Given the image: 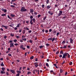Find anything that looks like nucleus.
I'll list each match as a JSON object with an SVG mask.
<instances>
[{"mask_svg": "<svg viewBox=\"0 0 76 76\" xmlns=\"http://www.w3.org/2000/svg\"><path fill=\"white\" fill-rule=\"evenodd\" d=\"M67 56V53H66L63 54L62 57V58H66V57Z\"/></svg>", "mask_w": 76, "mask_h": 76, "instance_id": "nucleus-2", "label": "nucleus"}, {"mask_svg": "<svg viewBox=\"0 0 76 76\" xmlns=\"http://www.w3.org/2000/svg\"><path fill=\"white\" fill-rule=\"evenodd\" d=\"M50 7H51V6L50 5H48L47 6V9H50Z\"/></svg>", "mask_w": 76, "mask_h": 76, "instance_id": "nucleus-10", "label": "nucleus"}, {"mask_svg": "<svg viewBox=\"0 0 76 76\" xmlns=\"http://www.w3.org/2000/svg\"><path fill=\"white\" fill-rule=\"evenodd\" d=\"M13 40H10L8 42V43H12Z\"/></svg>", "mask_w": 76, "mask_h": 76, "instance_id": "nucleus-21", "label": "nucleus"}, {"mask_svg": "<svg viewBox=\"0 0 76 76\" xmlns=\"http://www.w3.org/2000/svg\"><path fill=\"white\" fill-rule=\"evenodd\" d=\"M17 53H19V49L17 48Z\"/></svg>", "mask_w": 76, "mask_h": 76, "instance_id": "nucleus-26", "label": "nucleus"}, {"mask_svg": "<svg viewBox=\"0 0 76 76\" xmlns=\"http://www.w3.org/2000/svg\"><path fill=\"white\" fill-rule=\"evenodd\" d=\"M17 28H19V24H18V25L16 26Z\"/></svg>", "mask_w": 76, "mask_h": 76, "instance_id": "nucleus-30", "label": "nucleus"}, {"mask_svg": "<svg viewBox=\"0 0 76 76\" xmlns=\"http://www.w3.org/2000/svg\"><path fill=\"white\" fill-rule=\"evenodd\" d=\"M30 18L31 19H32V18H33V16H32V15H31L30 16Z\"/></svg>", "mask_w": 76, "mask_h": 76, "instance_id": "nucleus-43", "label": "nucleus"}, {"mask_svg": "<svg viewBox=\"0 0 76 76\" xmlns=\"http://www.w3.org/2000/svg\"><path fill=\"white\" fill-rule=\"evenodd\" d=\"M3 60V58H0V60Z\"/></svg>", "mask_w": 76, "mask_h": 76, "instance_id": "nucleus-62", "label": "nucleus"}, {"mask_svg": "<svg viewBox=\"0 0 76 76\" xmlns=\"http://www.w3.org/2000/svg\"><path fill=\"white\" fill-rule=\"evenodd\" d=\"M10 6L11 7H13V8L15 7L13 5H11Z\"/></svg>", "mask_w": 76, "mask_h": 76, "instance_id": "nucleus-41", "label": "nucleus"}, {"mask_svg": "<svg viewBox=\"0 0 76 76\" xmlns=\"http://www.w3.org/2000/svg\"><path fill=\"white\" fill-rule=\"evenodd\" d=\"M49 32H51L52 31V30L51 29H50L49 30Z\"/></svg>", "mask_w": 76, "mask_h": 76, "instance_id": "nucleus-61", "label": "nucleus"}, {"mask_svg": "<svg viewBox=\"0 0 76 76\" xmlns=\"http://www.w3.org/2000/svg\"><path fill=\"white\" fill-rule=\"evenodd\" d=\"M16 37L17 39H18V38H19V36H16Z\"/></svg>", "mask_w": 76, "mask_h": 76, "instance_id": "nucleus-33", "label": "nucleus"}, {"mask_svg": "<svg viewBox=\"0 0 76 76\" xmlns=\"http://www.w3.org/2000/svg\"><path fill=\"white\" fill-rule=\"evenodd\" d=\"M17 41V39H15L14 40V42H16Z\"/></svg>", "mask_w": 76, "mask_h": 76, "instance_id": "nucleus-36", "label": "nucleus"}, {"mask_svg": "<svg viewBox=\"0 0 76 76\" xmlns=\"http://www.w3.org/2000/svg\"><path fill=\"white\" fill-rule=\"evenodd\" d=\"M44 7H45V5H44V4H42V7L43 8H44Z\"/></svg>", "mask_w": 76, "mask_h": 76, "instance_id": "nucleus-40", "label": "nucleus"}, {"mask_svg": "<svg viewBox=\"0 0 76 76\" xmlns=\"http://www.w3.org/2000/svg\"><path fill=\"white\" fill-rule=\"evenodd\" d=\"M34 71L35 72H36V73H37V72H38V70H37V69H34Z\"/></svg>", "mask_w": 76, "mask_h": 76, "instance_id": "nucleus-29", "label": "nucleus"}, {"mask_svg": "<svg viewBox=\"0 0 76 76\" xmlns=\"http://www.w3.org/2000/svg\"><path fill=\"white\" fill-rule=\"evenodd\" d=\"M1 69L2 71H4L5 70V68L3 67H2Z\"/></svg>", "mask_w": 76, "mask_h": 76, "instance_id": "nucleus-13", "label": "nucleus"}, {"mask_svg": "<svg viewBox=\"0 0 76 76\" xmlns=\"http://www.w3.org/2000/svg\"><path fill=\"white\" fill-rule=\"evenodd\" d=\"M26 29H27V30L28 31L29 30V28H28V27H26Z\"/></svg>", "mask_w": 76, "mask_h": 76, "instance_id": "nucleus-47", "label": "nucleus"}, {"mask_svg": "<svg viewBox=\"0 0 76 76\" xmlns=\"http://www.w3.org/2000/svg\"><path fill=\"white\" fill-rule=\"evenodd\" d=\"M54 40H55V38H53V39L52 38V42H53Z\"/></svg>", "mask_w": 76, "mask_h": 76, "instance_id": "nucleus-23", "label": "nucleus"}, {"mask_svg": "<svg viewBox=\"0 0 76 76\" xmlns=\"http://www.w3.org/2000/svg\"><path fill=\"white\" fill-rule=\"evenodd\" d=\"M45 31V32H46V33H47L48 32V30H46Z\"/></svg>", "mask_w": 76, "mask_h": 76, "instance_id": "nucleus-52", "label": "nucleus"}, {"mask_svg": "<svg viewBox=\"0 0 76 76\" xmlns=\"http://www.w3.org/2000/svg\"><path fill=\"white\" fill-rule=\"evenodd\" d=\"M38 66V64H37V65H35V67H37V66Z\"/></svg>", "mask_w": 76, "mask_h": 76, "instance_id": "nucleus-56", "label": "nucleus"}, {"mask_svg": "<svg viewBox=\"0 0 76 76\" xmlns=\"http://www.w3.org/2000/svg\"><path fill=\"white\" fill-rule=\"evenodd\" d=\"M66 47H67V46L65 45L64 46V48H66Z\"/></svg>", "mask_w": 76, "mask_h": 76, "instance_id": "nucleus-55", "label": "nucleus"}, {"mask_svg": "<svg viewBox=\"0 0 76 76\" xmlns=\"http://www.w3.org/2000/svg\"><path fill=\"white\" fill-rule=\"evenodd\" d=\"M10 16H11V17H12V18H14V17L15 16V15L11 14H10Z\"/></svg>", "mask_w": 76, "mask_h": 76, "instance_id": "nucleus-8", "label": "nucleus"}, {"mask_svg": "<svg viewBox=\"0 0 76 76\" xmlns=\"http://www.w3.org/2000/svg\"><path fill=\"white\" fill-rule=\"evenodd\" d=\"M40 48H43V46H39Z\"/></svg>", "mask_w": 76, "mask_h": 76, "instance_id": "nucleus-32", "label": "nucleus"}, {"mask_svg": "<svg viewBox=\"0 0 76 76\" xmlns=\"http://www.w3.org/2000/svg\"><path fill=\"white\" fill-rule=\"evenodd\" d=\"M6 75H7V76H9V73L8 72H7L6 73Z\"/></svg>", "mask_w": 76, "mask_h": 76, "instance_id": "nucleus-31", "label": "nucleus"}, {"mask_svg": "<svg viewBox=\"0 0 76 76\" xmlns=\"http://www.w3.org/2000/svg\"><path fill=\"white\" fill-rule=\"evenodd\" d=\"M7 37L6 36H4V39H6V38H7Z\"/></svg>", "mask_w": 76, "mask_h": 76, "instance_id": "nucleus-24", "label": "nucleus"}, {"mask_svg": "<svg viewBox=\"0 0 76 76\" xmlns=\"http://www.w3.org/2000/svg\"><path fill=\"white\" fill-rule=\"evenodd\" d=\"M72 62H69V65H72Z\"/></svg>", "mask_w": 76, "mask_h": 76, "instance_id": "nucleus-22", "label": "nucleus"}, {"mask_svg": "<svg viewBox=\"0 0 76 76\" xmlns=\"http://www.w3.org/2000/svg\"><path fill=\"white\" fill-rule=\"evenodd\" d=\"M48 13H49V14H50V13H51V11H49L48 12Z\"/></svg>", "mask_w": 76, "mask_h": 76, "instance_id": "nucleus-57", "label": "nucleus"}, {"mask_svg": "<svg viewBox=\"0 0 76 76\" xmlns=\"http://www.w3.org/2000/svg\"><path fill=\"white\" fill-rule=\"evenodd\" d=\"M46 3L47 4H48V3H49V0H47Z\"/></svg>", "mask_w": 76, "mask_h": 76, "instance_id": "nucleus-38", "label": "nucleus"}, {"mask_svg": "<svg viewBox=\"0 0 76 76\" xmlns=\"http://www.w3.org/2000/svg\"><path fill=\"white\" fill-rule=\"evenodd\" d=\"M21 12H26L27 11V10L25 9V7H22L21 9Z\"/></svg>", "mask_w": 76, "mask_h": 76, "instance_id": "nucleus-1", "label": "nucleus"}, {"mask_svg": "<svg viewBox=\"0 0 76 76\" xmlns=\"http://www.w3.org/2000/svg\"><path fill=\"white\" fill-rule=\"evenodd\" d=\"M6 15V14H2L1 15V16H5Z\"/></svg>", "mask_w": 76, "mask_h": 76, "instance_id": "nucleus-17", "label": "nucleus"}, {"mask_svg": "<svg viewBox=\"0 0 76 76\" xmlns=\"http://www.w3.org/2000/svg\"><path fill=\"white\" fill-rule=\"evenodd\" d=\"M3 72H4V71H1V74H3Z\"/></svg>", "mask_w": 76, "mask_h": 76, "instance_id": "nucleus-28", "label": "nucleus"}, {"mask_svg": "<svg viewBox=\"0 0 76 76\" xmlns=\"http://www.w3.org/2000/svg\"><path fill=\"white\" fill-rule=\"evenodd\" d=\"M22 38H25V36L24 35H23L22 36Z\"/></svg>", "mask_w": 76, "mask_h": 76, "instance_id": "nucleus-64", "label": "nucleus"}, {"mask_svg": "<svg viewBox=\"0 0 76 76\" xmlns=\"http://www.w3.org/2000/svg\"><path fill=\"white\" fill-rule=\"evenodd\" d=\"M46 66H48V67L49 66V65H48V63H46Z\"/></svg>", "mask_w": 76, "mask_h": 76, "instance_id": "nucleus-39", "label": "nucleus"}, {"mask_svg": "<svg viewBox=\"0 0 76 76\" xmlns=\"http://www.w3.org/2000/svg\"><path fill=\"white\" fill-rule=\"evenodd\" d=\"M8 55L9 56H12V55H11L10 54H8Z\"/></svg>", "mask_w": 76, "mask_h": 76, "instance_id": "nucleus-60", "label": "nucleus"}, {"mask_svg": "<svg viewBox=\"0 0 76 76\" xmlns=\"http://www.w3.org/2000/svg\"><path fill=\"white\" fill-rule=\"evenodd\" d=\"M25 33V30H24L23 31V34H24Z\"/></svg>", "mask_w": 76, "mask_h": 76, "instance_id": "nucleus-59", "label": "nucleus"}, {"mask_svg": "<svg viewBox=\"0 0 76 76\" xmlns=\"http://www.w3.org/2000/svg\"><path fill=\"white\" fill-rule=\"evenodd\" d=\"M1 31H3V28H1V29H0Z\"/></svg>", "mask_w": 76, "mask_h": 76, "instance_id": "nucleus-51", "label": "nucleus"}, {"mask_svg": "<svg viewBox=\"0 0 76 76\" xmlns=\"http://www.w3.org/2000/svg\"><path fill=\"white\" fill-rule=\"evenodd\" d=\"M38 18H39L40 17H41V15H38Z\"/></svg>", "mask_w": 76, "mask_h": 76, "instance_id": "nucleus-53", "label": "nucleus"}, {"mask_svg": "<svg viewBox=\"0 0 76 76\" xmlns=\"http://www.w3.org/2000/svg\"><path fill=\"white\" fill-rule=\"evenodd\" d=\"M46 18H47V17H44V18H43L44 20H45V19H46Z\"/></svg>", "mask_w": 76, "mask_h": 76, "instance_id": "nucleus-34", "label": "nucleus"}, {"mask_svg": "<svg viewBox=\"0 0 76 76\" xmlns=\"http://www.w3.org/2000/svg\"><path fill=\"white\" fill-rule=\"evenodd\" d=\"M59 35V33H57L56 34L57 36H58Z\"/></svg>", "mask_w": 76, "mask_h": 76, "instance_id": "nucleus-58", "label": "nucleus"}, {"mask_svg": "<svg viewBox=\"0 0 76 76\" xmlns=\"http://www.w3.org/2000/svg\"><path fill=\"white\" fill-rule=\"evenodd\" d=\"M27 48H29V46H27Z\"/></svg>", "mask_w": 76, "mask_h": 76, "instance_id": "nucleus-63", "label": "nucleus"}, {"mask_svg": "<svg viewBox=\"0 0 76 76\" xmlns=\"http://www.w3.org/2000/svg\"><path fill=\"white\" fill-rule=\"evenodd\" d=\"M7 17H8V18H9V19H11V20L12 19V18H11V17H10V16H9V15H7Z\"/></svg>", "mask_w": 76, "mask_h": 76, "instance_id": "nucleus-14", "label": "nucleus"}, {"mask_svg": "<svg viewBox=\"0 0 76 76\" xmlns=\"http://www.w3.org/2000/svg\"><path fill=\"white\" fill-rule=\"evenodd\" d=\"M16 76H19V73H18L16 75Z\"/></svg>", "mask_w": 76, "mask_h": 76, "instance_id": "nucleus-49", "label": "nucleus"}, {"mask_svg": "<svg viewBox=\"0 0 76 76\" xmlns=\"http://www.w3.org/2000/svg\"><path fill=\"white\" fill-rule=\"evenodd\" d=\"M8 27V26H4V28H5V29H7Z\"/></svg>", "mask_w": 76, "mask_h": 76, "instance_id": "nucleus-16", "label": "nucleus"}, {"mask_svg": "<svg viewBox=\"0 0 76 76\" xmlns=\"http://www.w3.org/2000/svg\"><path fill=\"white\" fill-rule=\"evenodd\" d=\"M23 41H26V38H23L22 39Z\"/></svg>", "mask_w": 76, "mask_h": 76, "instance_id": "nucleus-20", "label": "nucleus"}, {"mask_svg": "<svg viewBox=\"0 0 76 76\" xmlns=\"http://www.w3.org/2000/svg\"><path fill=\"white\" fill-rule=\"evenodd\" d=\"M60 53H61V54H63V51H60Z\"/></svg>", "mask_w": 76, "mask_h": 76, "instance_id": "nucleus-44", "label": "nucleus"}, {"mask_svg": "<svg viewBox=\"0 0 76 76\" xmlns=\"http://www.w3.org/2000/svg\"><path fill=\"white\" fill-rule=\"evenodd\" d=\"M30 12H31V13H32L33 12H34V10H33V9H30Z\"/></svg>", "mask_w": 76, "mask_h": 76, "instance_id": "nucleus-12", "label": "nucleus"}, {"mask_svg": "<svg viewBox=\"0 0 76 76\" xmlns=\"http://www.w3.org/2000/svg\"><path fill=\"white\" fill-rule=\"evenodd\" d=\"M32 21H33V22H34V23H35V19L34 18H33L32 20Z\"/></svg>", "mask_w": 76, "mask_h": 76, "instance_id": "nucleus-18", "label": "nucleus"}, {"mask_svg": "<svg viewBox=\"0 0 76 76\" xmlns=\"http://www.w3.org/2000/svg\"><path fill=\"white\" fill-rule=\"evenodd\" d=\"M68 55V58H70V55L69 54V53H67V55Z\"/></svg>", "mask_w": 76, "mask_h": 76, "instance_id": "nucleus-19", "label": "nucleus"}, {"mask_svg": "<svg viewBox=\"0 0 76 76\" xmlns=\"http://www.w3.org/2000/svg\"><path fill=\"white\" fill-rule=\"evenodd\" d=\"M62 72H63V70H62V69H61V70H60V73H62Z\"/></svg>", "mask_w": 76, "mask_h": 76, "instance_id": "nucleus-48", "label": "nucleus"}, {"mask_svg": "<svg viewBox=\"0 0 76 76\" xmlns=\"http://www.w3.org/2000/svg\"><path fill=\"white\" fill-rule=\"evenodd\" d=\"M10 45L12 46V47H14V45H13V43H11L10 44Z\"/></svg>", "mask_w": 76, "mask_h": 76, "instance_id": "nucleus-11", "label": "nucleus"}, {"mask_svg": "<svg viewBox=\"0 0 76 76\" xmlns=\"http://www.w3.org/2000/svg\"><path fill=\"white\" fill-rule=\"evenodd\" d=\"M16 1V0H12V2H14V1Z\"/></svg>", "mask_w": 76, "mask_h": 76, "instance_id": "nucleus-45", "label": "nucleus"}, {"mask_svg": "<svg viewBox=\"0 0 76 76\" xmlns=\"http://www.w3.org/2000/svg\"><path fill=\"white\" fill-rule=\"evenodd\" d=\"M1 66H2V67H3L4 66V64H1Z\"/></svg>", "mask_w": 76, "mask_h": 76, "instance_id": "nucleus-35", "label": "nucleus"}, {"mask_svg": "<svg viewBox=\"0 0 76 76\" xmlns=\"http://www.w3.org/2000/svg\"><path fill=\"white\" fill-rule=\"evenodd\" d=\"M29 74H31V72H28L27 73V75H29Z\"/></svg>", "mask_w": 76, "mask_h": 76, "instance_id": "nucleus-46", "label": "nucleus"}, {"mask_svg": "<svg viewBox=\"0 0 76 76\" xmlns=\"http://www.w3.org/2000/svg\"><path fill=\"white\" fill-rule=\"evenodd\" d=\"M20 48H21V49H23L24 50H25V48H23V45H21L20 46Z\"/></svg>", "mask_w": 76, "mask_h": 76, "instance_id": "nucleus-5", "label": "nucleus"}, {"mask_svg": "<svg viewBox=\"0 0 76 76\" xmlns=\"http://www.w3.org/2000/svg\"><path fill=\"white\" fill-rule=\"evenodd\" d=\"M10 71L11 72H12V73H13V74H15V70H13L12 69H11L10 70Z\"/></svg>", "mask_w": 76, "mask_h": 76, "instance_id": "nucleus-7", "label": "nucleus"}, {"mask_svg": "<svg viewBox=\"0 0 76 76\" xmlns=\"http://www.w3.org/2000/svg\"><path fill=\"white\" fill-rule=\"evenodd\" d=\"M1 10L2 11H4V12L6 13V12H7V10L6 9H4L3 8H2L1 9Z\"/></svg>", "mask_w": 76, "mask_h": 76, "instance_id": "nucleus-6", "label": "nucleus"}, {"mask_svg": "<svg viewBox=\"0 0 76 76\" xmlns=\"http://www.w3.org/2000/svg\"><path fill=\"white\" fill-rule=\"evenodd\" d=\"M62 13H63V12L61 11H60L59 13L58 14V16H61V15H62Z\"/></svg>", "mask_w": 76, "mask_h": 76, "instance_id": "nucleus-3", "label": "nucleus"}, {"mask_svg": "<svg viewBox=\"0 0 76 76\" xmlns=\"http://www.w3.org/2000/svg\"><path fill=\"white\" fill-rule=\"evenodd\" d=\"M49 45H50L49 44H48V43H47L46 44V45L47 47V46H49Z\"/></svg>", "mask_w": 76, "mask_h": 76, "instance_id": "nucleus-42", "label": "nucleus"}, {"mask_svg": "<svg viewBox=\"0 0 76 76\" xmlns=\"http://www.w3.org/2000/svg\"><path fill=\"white\" fill-rule=\"evenodd\" d=\"M29 42H30V43H32V41L31 40H30Z\"/></svg>", "mask_w": 76, "mask_h": 76, "instance_id": "nucleus-37", "label": "nucleus"}, {"mask_svg": "<svg viewBox=\"0 0 76 76\" xmlns=\"http://www.w3.org/2000/svg\"><path fill=\"white\" fill-rule=\"evenodd\" d=\"M52 39H53V38H51L48 39V41H51V40H52Z\"/></svg>", "mask_w": 76, "mask_h": 76, "instance_id": "nucleus-15", "label": "nucleus"}, {"mask_svg": "<svg viewBox=\"0 0 76 76\" xmlns=\"http://www.w3.org/2000/svg\"><path fill=\"white\" fill-rule=\"evenodd\" d=\"M11 37H13L14 36V34H12V33L10 35Z\"/></svg>", "mask_w": 76, "mask_h": 76, "instance_id": "nucleus-27", "label": "nucleus"}, {"mask_svg": "<svg viewBox=\"0 0 76 76\" xmlns=\"http://www.w3.org/2000/svg\"><path fill=\"white\" fill-rule=\"evenodd\" d=\"M33 58H34V56H32L30 58V59H31V60H32Z\"/></svg>", "mask_w": 76, "mask_h": 76, "instance_id": "nucleus-25", "label": "nucleus"}, {"mask_svg": "<svg viewBox=\"0 0 76 76\" xmlns=\"http://www.w3.org/2000/svg\"><path fill=\"white\" fill-rule=\"evenodd\" d=\"M70 42L71 44H73V39L71 38L70 39Z\"/></svg>", "mask_w": 76, "mask_h": 76, "instance_id": "nucleus-4", "label": "nucleus"}, {"mask_svg": "<svg viewBox=\"0 0 76 76\" xmlns=\"http://www.w3.org/2000/svg\"><path fill=\"white\" fill-rule=\"evenodd\" d=\"M62 43H63V44H65V43H66V41H64Z\"/></svg>", "mask_w": 76, "mask_h": 76, "instance_id": "nucleus-54", "label": "nucleus"}, {"mask_svg": "<svg viewBox=\"0 0 76 76\" xmlns=\"http://www.w3.org/2000/svg\"><path fill=\"white\" fill-rule=\"evenodd\" d=\"M53 34H56V31H54L53 32Z\"/></svg>", "mask_w": 76, "mask_h": 76, "instance_id": "nucleus-50", "label": "nucleus"}, {"mask_svg": "<svg viewBox=\"0 0 76 76\" xmlns=\"http://www.w3.org/2000/svg\"><path fill=\"white\" fill-rule=\"evenodd\" d=\"M30 23L31 25H32L33 24V22H32V19H31L30 20Z\"/></svg>", "mask_w": 76, "mask_h": 76, "instance_id": "nucleus-9", "label": "nucleus"}]
</instances>
